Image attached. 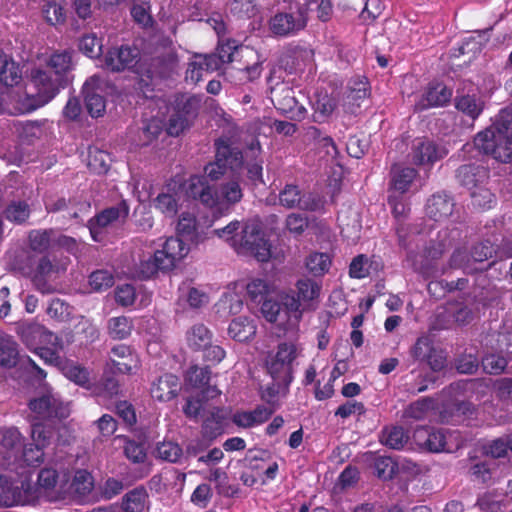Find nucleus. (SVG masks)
<instances>
[{
	"mask_svg": "<svg viewBox=\"0 0 512 512\" xmlns=\"http://www.w3.org/2000/svg\"><path fill=\"white\" fill-rule=\"evenodd\" d=\"M480 152L502 163L512 161V108H504L494 122L473 140Z\"/></svg>",
	"mask_w": 512,
	"mask_h": 512,
	"instance_id": "nucleus-4",
	"label": "nucleus"
},
{
	"mask_svg": "<svg viewBox=\"0 0 512 512\" xmlns=\"http://www.w3.org/2000/svg\"><path fill=\"white\" fill-rule=\"evenodd\" d=\"M111 367L112 373L129 374L132 371V364L135 363V357L129 346L120 344L111 349Z\"/></svg>",
	"mask_w": 512,
	"mask_h": 512,
	"instance_id": "nucleus-30",
	"label": "nucleus"
},
{
	"mask_svg": "<svg viewBox=\"0 0 512 512\" xmlns=\"http://www.w3.org/2000/svg\"><path fill=\"white\" fill-rule=\"evenodd\" d=\"M272 101L278 111L291 120L300 121L304 118L306 109L299 104L295 91L288 86L282 85L272 89Z\"/></svg>",
	"mask_w": 512,
	"mask_h": 512,
	"instance_id": "nucleus-13",
	"label": "nucleus"
},
{
	"mask_svg": "<svg viewBox=\"0 0 512 512\" xmlns=\"http://www.w3.org/2000/svg\"><path fill=\"white\" fill-rule=\"evenodd\" d=\"M110 156L107 152L94 149L88 156V167L97 174H105L110 168Z\"/></svg>",
	"mask_w": 512,
	"mask_h": 512,
	"instance_id": "nucleus-49",
	"label": "nucleus"
},
{
	"mask_svg": "<svg viewBox=\"0 0 512 512\" xmlns=\"http://www.w3.org/2000/svg\"><path fill=\"white\" fill-rule=\"evenodd\" d=\"M93 489V478L91 474L86 470H78L75 472L72 482L66 490L63 486L61 492L64 494V498L69 496L75 500H82L86 497Z\"/></svg>",
	"mask_w": 512,
	"mask_h": 512,
	"instance_id": "nucleus-29",
	"label": "nucleus"
},
{
	"mask_svg": "<svg viewBox=\"0 0 512 512\" xmlns=\"http://www.w3.org/2000/svg\"><path fill=\"white\" fill-rule=\"evenodd\" d=\"M512 452V435H506L494 440L488 450V454L493 458H503L508 451Z\"/></svg>",
	"mask_w": 512,
	"mask_h": 512,
	"instance_id": "nucleus-64",
	"label": "nucleus"
},
{
	"mask_svg": "<svg viewBox=\"0 0 512 512\" xmlns=\"http://www.w3.org/2000/svg\"><path fill=\"white\" fill-rule=\"evenodd\" d=\"M320 287L310 279H302L297 282V297L299 299V307L301 303H306L318 297Z\"/></svg>",
	"mask_w": 512,
	"mask_h": 512,
	"instance_id": "nucleus-50",
	"label": "nucleus"
},
{
	"mask_svg": "<svg viewBox=\"0 0 512 512\" xmlns=\"http://www.w3.org/2000/svg\"><path fill=\"white\" fill-rule=\"evenodd\" d=\"M241 50L235 42L220 44L217 48V54L194 53V71L213 72L221 68L224 63H232Z\"/></svg>",
	"mask_w": 512,
	"mask_h": 512,
	"instance_id": "nucleus-9",
	"label": "nucleus"
},
{
	"mask_svg": "<svg viewBox=\"0 0 512 512\" xmlns=\"http://www.w3.org/2000/svg\"><path fill=\"white\" fill-rule=\"evenodd\" d=\"M118 389V381L113 376H109L105 373L99 384H92L90 391L91 394L96 396H112L118 393Z\"/></svg>",
	"mask_w": 512,
	"mask_h": 512,
	"instance_id": "nucleus-53",
	"label": "nucleus"
},
{
	"mask_svg": "<svg viewBox=\"0 0 512 512\" xmlns=\"http://www.w3.org/2000/svg\"><path fill=\"white\" fill-rule=\"evenodd\" d=\"M454 206V201L449 195L437 193L428 199L426 204V214L434 221H444L452 215Z\"/></svg>",
	"mask_w": 512,
	"mask_h": 512,
	"instance_id": "nucleus-26",
	"label": "nucleus"
},
{
	"mask_svg": "<svg viewBox=\"0 0 512 512\" xmlns=\"http://www.w3.org/2000/svg\"><path fill=\"white\" fill-rule=\"evenodd\" d=\"M409 441L407 431L401 426H387L382 430L380 442L394 450H401Z\"/></svg>",
	"mask_w": 512,
	"mask_h": 512,
	"instance_id": "nucleus-36",
	"label": "nucleus"
},
{
	"mask_svg": "<svg viewBox=\"0 0 512 512\" xmlns=\"http://www.w3.org/2000/svg\"><path fill=\"white\" fill-rule=\"evenodd\" d=\"M301 194L298 186L286 185L279 194L280 204L288 209L298 208L302 199Z\"/></svg>",
	"mask_w": 512,
	"mask_h": 512,
	"instance_id": "nucleus-60",
	"label": "nucleus"
},
{
	"mask_svg": "<svg viewBox=\"0 0 512 512\" xmlns=\"http://www.w3.org/2000/svg\"><path fill=\"white\" fill-rule=\"evenodd\" d=\"M79 49L90 58H97L102 53V42L94 34L85 35L79 42Z\"/></svg>",
	"mask_w": 512,
	"mask_h": 512,
	"instance_id": "nucleus-59",
	"label": "nucleus"
},
{
	"mask_svg": "<svg viewBox=\"0 0 512 512\" xmlns=\"http://www.w3.org/2000/svg\"><path fill=\"white\" fill-rule=\"evenodd\" d=\"M163 123L158 118H151L144 122L143 127L141 128L142 132L140 135V140L142 141L143 146L149 145L153 140L157 139V137L163 131Z\"/></svg>",
	"mask_w": 512,
	"mask_h": 512,
	"instance_id": "nucleus-52",
	"label": "nucleus"
},
{
	"mask_svg": "<svg viewBox=\"0 0 512 512\" xmlns=\"http://www.w3.org/2000/svg\"><path fill=\"white\" fill-rule=\"evenodd\" d=\"M228 333L234 340L244 342L255 335L256 326L253 320L241 316L231 321Z\"/></svg>",
	"mask_w": 512,
	"mask_h": 512,
	"instance_id": "nucleus-38",
	"label": "nucleus"
},
{
	"mask_svg": "<svg viewBox=\"0 0 512 512\" xmlns=\"http://www.w3.org/2000/svg\"><path fill=\"white\" fill-rule=\"evenodd\" d=\"M270 244L264 233L255 224H247L242 230L240 249L254 256L258 261H268L271 256Z\"/></svg>",
	"mask_w": 512,
	"mask_h": 512,
	"instance_id": "nucleus-10",
	"label": "nucleus"
},
{
	"mask_svg": "<svg viewBox=\"0 0 512 512\" xmlns=\"http://www.w3.org/2000/svg\"><path fill=\"white\" fill-rule=\"evenodd\" d=\"M105 81L99 75L89 77L83 85L85 107L89 115L98 118L106 111V100L102 95Z\"/></svg>",
	"mask_w": 512,
	"mask_h": 512,
	"instance_id": "nucleus-12",
	"label": "nucleus"
},
{
	"mask_svg": "<svg viewBox=\"0 0 512 512\" xmlns=\"http://www.w3.org/2000/svg\"><path fill=\"white\" fill-rule=\"evenodd\" d=\"M194 354V360H202L205 363L203 368H198V364L194 365V401L199 404L198 407H194V416H219L220 410L217 407L203 404L220 394L216 384H211L210 367L223 360L225 351L216 344L212 332L204 325L194 329Z\"/></svg>",
	"mask_w": 512,
	"mask_h": 512,
	"instance_id": "nucleus-1",
	"label": "nucleus"
},
{
	"mask_svg": "<svg viewBox=\"0 0 512 512\" xmlns=\"http://www.w3.org/2000/svg\"><path fill=\"white\" fill-rule=\"evenodd\" d=\"M297 348L293 343H280L277 352L266 362L273 383L262 393L263 404L251 412L236 413L233 416H271L279 407V395L285 394L293 376V362L297 358Z\"/></svg>",
	"mask_w": 512,
	"mask_h": 512,
	"instance_id": "nucleus-2",
	"label": "nucleus"
},
{
	"mask_svg": "<svg viewBox=\"0 0 512 512\" xmlns=\"http://www.w3.org/2000/svg\"><path fill=\"white\" fill-rule=\"evenodd\" d=\"M416 170L411 167H402L401 165L395 164L391 168V187L400 193H404L408 190L410 184L416 177Z\"/></svg>",
	"mask_w": 512,
	"mask_h": 512,
	"instance_id": "nucleus-37",
	"label": "nucleus"
},
{
	"mask_svg": "<svg viewBox=\"0 0 512 512\" xmlns=\"http://www.w3.org/2000/svg\"><path fill=\"white\" fill-rule=\"evenodd\" d=\"M445 147L436 144L427 138H417L413 141L410 160L417 166L430 167L435 162L443 159L447 155Z\"/></svg>",
	"mask_w": 512,
	"mask_h": 512,
	"instance_id": "nucleus-11",
	"label": "nucleus"
},
{
	"mask_svg": "<svg viewBox=\"0 0 512 512\" xmlns=\"http://www.w3.org/2000/svg\"><path fill=\"white\" fill-rule=\"evenodd\" d=\"M330 265L329 257L323 253L311 254L306 259L307 269L315 276L323 274Z\"/></svg>",
	"mask_w": 512,
	"mask_h": 512,
	"instance_id": "nucleus-61",
	"label": "nucleus"
},
{
	"mask_svg": "<svg viewBox=\"0 0 512 512\" xmlns=\"http://www.w3.org/2000/svg\"><path fill=\"white\" fill-rule=\"evenodd\" d=\"M453 314L449 304L446 307H440L436 310L434 320L431 323L432 330L449 329L454 324Z\"/></svg>",
	"mask_w": 512,
	"mask_h": 512,
	"instance_id": "nucleus-62",
	"label": "nucleus"
},
{
	"mask_svg": "<svg viewBox=\"0 0 512 512\" xmlns=\"http://www.w3.org/2000/svg\"><path fill=\"white\" fill-rule=\"evenodd\" d=\"M31 82L37 89L36 94H29L20 88H3L0 90V112L12 115L25 114L47 104L56 96V85L40 70L31 71Z\"/></svg>",
	"mask_w": 512,
	"mask_h": 512,
	"instance_id": "nucleus-3",
	"label": "nucleus"
},
{
	"mask_svg": "<svg viewBox=\"0 0 512 512\" xmlns=\"http://www.w3.org/2000/svg\"><path fill=\"white\" fill-rule=\"evenodd\" d=\"M125 456L133 463H144L147 458L146 449L143 444L134 440H126L124 445Z\"/></svg>",
	"mask_w": 512,
	"mask_h": 512,
	"instance_id": "nucleus-63",
	"label": "nucleus"
},
{
	"mask_svg": "<svg viewBox=\"0 0 512 512\" xmlns=\"http://www.w3.org/2000/svg\"><path fill=\"white\" fill-rule=\"evenodd\" d=\"M21 338L27 347L34 351L38 350L42 344H51L54 346L59 344L57 335L38 324H32L22 328Z\"/></svg>",
	"mask_w": 512,
	"mask_h": 512,
	"instance_id": "nucleus-24",
	"label": "nucleus"
},
{
	"mask_svg": "<svg viewBox=\"0 0 512 512\" xmlns=\"http://www.w3.org/2000/svg\"><path fill=\"white\" fill-rule=\"evenodd\" d=\"M201 434L204 443L200 442L197 448L194 447V455H197L199 451L209 446L214 439L222 434L221 423L216 418H206L202 425Z\"/></svg>",
	"mask_w": 512,
	"mask_h": 512,
	"instance_id": "nucleus-43",
	"label": "nucleus"
},
{
	"mask_svg": "<svg viewBox=\"0 0 512 512\" xmlns=\"http://www.w3.org/2000/svg\"><path fill=\"white\" fill-rule=\"evenodd\" d=\"M476 90L471 83H467L463 89L457 90V96L455 97L456 108L471 119H476L484 108V102L476 93Z\"/></svg>",
	"mask_w": 512,
	"mask_h": 512,
	"instance_id": "nucleus-19",
	"label": "nucleus"
},
{
	"mask_svg": "<svg viewBox=\"0 0 512 512\" xmlns=\"http://www.w3.org/2000/svg\"><path fill=\"white\" fill-rule=\"evenodd\" d=\"M215 145L217 161L222 163V166H224L226 169L230 168L232 170L241 167L243 162V155L238 148L232 147L226 142L220 140H218Z\"/></svg>",
	"mask_w": 512,
	"mask_h": 512,
	"instance_id": "nucleus-32",
	"label": "nucleus"
},
{
	"mask_svg": "<svg viewBox=\"0 0 512 512\" xmlns=\"http://www.w3.org/2000/svg\"><path fill=\"white\" fill-rule=\"evenodd\" d=\"M42 13L46 22L53 26L63 24L66 20L63 7L54 1L45 4L43 6Z\"/></svg>",
	"mask_w": 512,
	"mask_h": 512,
	"instance_id": "nucleus-58",
	"label": "nucleus"
},
{
	"mask_svg": "<svg viewBox=\"0 0 512 512\" xmlns=\"http://www.w3.org/2000/svg\"><path fill=\"white\" fill-rule=\"evenodd\" d=\"M32 486L25 478L21 481L9 480L5 475L0 474V505L11 507L26 500L31 494Z\"/></svg>",
	"mask_w": 512,
	"mask_h": 512,
	"instance_id": "nucleus-15",
	"label": "nucleus"
},
{
	"mask_svg": "<svg viewBox=\"0 0 512 512\" xmlns=\"http://www.w3.org/2000/svg\"><path fill=\"white\" fill-rule=\"evenodd\" d=\"M53 234L54 231L52 229L32 230L29 233L30 248L40 253L47 251L50 247Z\"/></svg>",
	"mask_w": 512,
	"mask_h": 512,
	"instance_id": "nucleus-48",
	"label": "nucleus"
},
{
	"mask_svg": "<svg viewBox=\"0 0 512 512\" xmlns=\"http://www.w3.org/2000/svg\"><path fill=\"white\" fill-rule=\"evenodd\" d=\"M31 425V436L35 442L44 445L56 437L60 430L61 418H38Z\"/></svg>",
	"mask_w": 512,
	"mask_h": 512,
	"instance_id": "nucleus-28",
	"label": "nucleus"
},
{
	"mask_svg": "<svg viewBox=\"0 0 512 512\" xmlns=\"http://www.w3.org/2000/svg\"><path fill=\"white\" fill-rule=\"evenodd\" d=\"M413 441L423 451L439 453L446 450V435L442 430L419 427L413 433Z\"/></svg>",
	"mask_w": 512,
	"mask_h": 512,
	"instance_id": "nucleus-20",
	"label": "nucleus"
},
{
	"mask_svg": "<svg viewBox=\"0 0 512 512\" xmlns=\"http://www.w3.org/2000/svg\"><path fill=\"white\" fill-rule=\"evenodd\" d=\"M336 108V101L328 94H319L314 103V118L316 121H324Z\"/></svg>",
	"mask_w": 512,
	"mask_h": 512,
	"instance_id": "nucleus-46",
	"label": "nucleus"
},
{
	"mask_svg": "<svg viewBox=\"0 0 512 512\" xmlns=\"http://www.w3.org/2000/svg\"><path fill=\"white\" fill-rule=\"evenodd\" d=\"M177 236L168 238L161 250H157L168 270L176 267L177 262L186 257L192 242V215L183 211L177 224Z\"/></svg>",
	"mask_w": 512,
	"mask_h": 512,
	"instance_id": "nucleus-5",
	"label": "nucleus"
},
{
	"mask_svg": "<svg viewBox=\"0 0 512 512\" xmlns=\"http://www.w3.org/2000/svg\"><path fill=\"white\" fill-rule=\"evenodd\" d=\"M451 97L452 91L443 83H430L415 107L417 110L423 111L430 107L444 106Z\"/></svg>",
	"mask_w": 512,
	"mask_h": 512,
	"instance_id": "nucleus-23",
	"label": "nucleus"
},
{
	"mask_svg": "<svg viewBox=\"0 0 512 512\" xmlns=\"http://www.w3.org/2000/svg\"><path fill=\"white\" fill-rule=\"evenodd\" d=\"M436 408V401L430 397L421 398L411 403L403 416H421L433 412Z\"/></svg>",
	"mask_w": 512,
	"mask_h": 512,
	"instance_id": "nucleus-57",
	"label": "nucleus"
},
{
	"mask_svg": "<svg viewBox=\"0 0 512 512\" xmlns=\"http://www.w3.org/2000/svg\"><path fill=\"white\" fill-rule=\"evenodd\" d=\"M19 65L6 54L0 52V82L5 88L17 85L21 80Z\"/></svg>",
	"mask_w": 512,
	"mask_h": 512,
	"instance_id": "nucleus-35",
	"label": "nucleus"
},
{
	"mask_svg": "<svg viewBox=\"0 0 512 512\" xmlns=\"http://www.w3.org/2000/svg\"><path fill=\"white\" fill-rule=\"evenodd\" d=\"M164 262L156 251L153 256L147 260H142L137 268V274L141 279H149L153 277L158 271L168 272L167 267H163Z\"/></svg>",
	"mask_w": 512,
	"mask_h": 512,
	"instance_id": "nucleus-44",
	"label": "nucleus"
},
{
	"mask_svg": "<svg viewBox=\"0 0 512 512\" xmlns=\"http://www.w3.org/2000/svg\"><path fill=\"white\" fill-rule=\"evenodd\" d=\"M72 54L68 51L61 53H54L48 62L47 70L39 69L42 73H45L51 82L58 83L56 85V94L60 87H64L68 80L66 74L72 69Z\"/></svg>",
	"mask_w": 512,
	"mask_h": 512,
	"instance_id": "nucleus-17",
	"label": "nucleus"
},
{
	"mask_svg": "<svg viewBox=\"0 0 512 512\" xmlns=\"http://www.w3.org/2000/svg\"><path fill=\"white\" fill-rule=\"evenodd\" d=\"M454 365L460 374L472 375L477 372L479 361L475 355L463 353L455 358Z\"/></svg>",
	"mask_w": 512,
	"mask_h": 512,
	"instance_id": "nucleus-56",
	"label": "nucleus"
},
{
	"mask_svg": "<svg viewBox=\"0 0 512 512\" xmlns=\"http://www.w3.org/2000/svg\"><path fill=\"white\" fill-rule=\"evenodd\" d=\"M307 20V9L304 6H296L295 9L290 8L288 12H279L271 17L269 28L276 36H292L306 27Z\"/></svg>",
	"mask_w": 512,
	"mask_h": 512,
	"instance_id": "nucleus-8",
	"label": "nucleus"
},
{
	"mask_svg": "<svg viewBox=\"0 0 512 512\" xmlns=\"http://www.w3.org/2000/svg\"><path fill=\"white\" fill-rule=\"evenodd\" d=\"M444 266L447 268V271L449 269H461L467 274H473L481 270L474 265L470 253L461 248L454 250L447 265Z\"/></svg>",
	"mask_w": 512,
	"mask_h": 512,
	"instance_id": "nucleus-42",
	"label": "nucleus"
},
{
	"mask_svg": "<svg viewBox=\"0 0 512 512\" xmlns=\"http://www.w3.org/2000/svg\"><path fill=\"white\" fill-rule=\"evenodd\" d=\"M146 500V490L143 487H137L124 495L122 508L126 512H145Z\"/></svg>",
	"mask_w": 512,
	"mask_h": 512,
	"instance_id": "nucleus-41",
	"label": "nucleus"
},
{
	"mask_svg": "<svg viewBox=\"0 0 512 512\" xmlns=\"http://www.w3.org/2000/svg\"><path fill=\"white\" fill-rule=\"evenodd\" d=\"M462 299L469 304H465L464 302H456L450 303V309L453 314L454 322L458 325H467L473 321L475 317V310L470 307V304L482 303L485 305L482 299H480L477 295L471 296L467 294Z\"/></svg>",
	"mask_w": 512,
	"mask_h": 512,
	"instance_id": "nucleus-31",
	"label": "nucleus"
},
{
	"mask_svg": "<svg viewBox=\"0 0 512 512\" xmlns=\"http://www.w3.org/2000/svg\"><path fill=\"white\" fill-rule=\"evenodd\" d=\"M455 177L461 186L475 190L488 181L489 170L480 164H464L456 170Z\"/></svg>",
	"mask_w": 512,
	"mask_h": 512,
	"instance_id": "nucleus-21",
	"label": "nucleus"
},
{
	"mask_svg": "<svg viewBox=\"0 0 512 512\" xmlns=\"http://www.w3.org/2000/svg\"><path fill=\"white\" fill-rule=\"evenodd\" d=\"M247 294L255 303H263L269 297H276L279 291L274 285L263 279H253L247 284Z\"/></svg>",
	"mask_w": 512,
	"mask_h": 512,
	"instance_id": "nucleus-39",
	"label": "nucleus"
},
{
	"mask_svg": "<svg viewBox=\"0 0 512 512\" xmlns=\"http://www.w3.org/2000/svg\"><path fill=\"white\" fill-rule=\"evenodd\" d=\"M139 61V50L129 46L111 48L105 56V66L113 72L131 69Z\"/></svg>",
	"mask_w": 512,
	"mask_h": 512,
	"instance_id": "nucleus-18",
	"label": "nucleus"
},
{
	"mask_svg": "<svg viewBox=\"0 0 512 512\" xmlns=\"http://www.w3.org/2000/svg\"><path fill=\"white\" fill-rule=\"evenodd\" d=\"M261 313L267 321L279 325L288 322L291 314L298 322L302 314L299 310V299L295 298L294 291L282 290L277 292L276 297H269L261 303Z\"/></svg>",
	"mask_w": 512,
	"mask_h": 512,
	"instance_id": "nucleus-7",
	"label": "nucleus"
},
{
	"mask_svg": "<svg viewBox=\"0 0 512 512\" xmlns=\"http://www.w3.org/2000/svg\"><path fill=\"white\" fill-rule=\"evenodd\" d=\"M406 260H407L409 266L415 272L421 274L422 276H424L426 278L435 277L440 274L447 273V268L445 266L439 267L438 263L430 260L423 251L408 252Z\"/></svg>",
	"mask_w": 512,
	"mask_h": 512,
	"instance_id": "nucleus-27",
	"label": "nucleus"
},
{
	"mask_svg": "<svg viewBox=\"0 0 512 512\" xmlns=\"http://www.w3.org/2000/svg\"><path fill=\"white\" fill-rule=\"evenodd\" d=\"M58 370L61 371L67 379L74 382L75 384L89 391L92 388L89 371L85 367L66 359Z\"/></svg>",
	"mask_w": 512,
	"mask_h": 512,
	"instance_id": "nucleus-34",
	"label": "nucleus"
},
{
	"mask_svg": "<svg viewBox=\"0 0 512 512\" xmlns=\"http://www.w3.org/2000/svg\"><path fill=\"white\" fill-rule=\"evenodd\" d=\"M192 175L185 177L175 175L167 184V192L159 194L155 199V206L162 213L170 216L176 215L178 210L186 208L189 212L192 203Z\"/></svg>",
	"mask_w": 512,
	"mask_h": 512,
	"instance_id": "nucleus-6",
	"label": "nucleus"
},
{
	"mask_svg": "<svg viewBox=\"0 0 512 512\" xmlns=\"http://www.w3.org/2000/svg\"><path fill=\"white\" fill-rule=\"evenodd\" d=\"M132 328V321L125 316L111 318L108 322L109 335L116 340L127 338Z\"/></svg>",
	"mask_w": 512,
	"mask_h": 512,
	"instance_id": "nucleus-45",
	"label": "nucleus"
},
{
	"mask_svg": "<svg viewBox=\"0 0 512 512\" xmlns=\"http://www.w3.org/2000/svg\"><path fill=\"white\" fill-rule=\"evenodd\" d=\"M89 284L96 292L104 291L113 286L114 277L107 270H97L91 273L89 277Z\"/></svg>",
	"mask_w": 512,
	"mask_h": 512,
	"instance_id": "nucleus-55",
	"label": "nucleus"
},
{
	"mask_svg": "<svg viewBox=\"0 0 512 512\" xmlns=\"http://www.w3.org/2000/svg\"><path fill=\"white\" fill-rule=\"evenodd\" d=\"M483 370L492 375L501 374L507 367V360L504 356L498 354H488L481 361Z\"/></svg>",
	"mask_w": 512,
	"mask_h": 512,
	"instance_id": "nucleus-54",
	"label": "nucleus"
},
{
	"mask_svg": "<svg viewBox=\"0 0 512 512\" xmlns=\"http://www.w3.org/2000/svg\"><path fill=\"white\" fill-rule=\"evenodd\" d=\"M28 406L38 416H67L70 413L68 406L51 394L31 399Z\"/></svg>",
	"mask_w": 512,
	"mask_h": 512,
	"instance_id": "nucleus-22",
	"label": "nucleus"
},
{
	"mask_svg": "<svg viewBox=\"0 0 512 512\" xmlns=\"http://www.w3.org/2000/svg\"><path fill=\"white\" fill-rule=\"evenodd\" d=\"M59 271V266L53 264L47 256L41 257L32 277L33 285L42 294L54 293L57 289L54 281Z\"/></svg>",
	"mask_w": 512,
	"mask_h": 512,
	"instance_id": "nucleus-16",
	"label": "nucleus"
},
{
	"mask_svg": "<svg viewBox=\"0 0 512 512\" xmlns=\"http://www.w3.org/2000/svg\"><path fill=\"white\" fill-rule=\"evenodd\" d=\"M128 215L129 206L124 200L119 202L116 206L104 209L88 221V228L92 238L95 241H100L103 228L114 221H125Z\"/></svg>",
	"mask_w": 512,
	"mask_h": 512,
	"instance_id": "nucleus-14",
	"label": "nucleus"
},
{
	"mask_svg": "<svg viewBox=\"0 0 512 512\" xmlns=\"http://www.w3.org/2000/svg\"><path fill=\"white\" fill-rule=\"evenodd\" d=\"M369 461L374 469V474L383 481L393 479L398 472V463L389 456L370 453Z\"/></svg>",
	"mask_w": 512,
	"mask_h": 512,
	"instance_id": "nucleus-33",
	"label": "nucleus"
},
{
	"mask_svg": "<svg viewBox=\"0 0 512 512\" xmlns=\"http://www.w3.org/2000/svg\"><path fill=\"white\" fill-rule=\"evenodd\" d=\"M182 389L177 376L166 373L159 376L150 389L151 396L159 401H169Z\"/></svg>",
	"mask_w": 512,
	"mask_h": 512,
	"instance_id": "nucleus-25",
	"label": "nucleus"
},
{
	"mask_svg": "<svg viewBox=\"0 0 512 512\" xmlns=\"http://www.w3.org/2000/svg\"><path fill=\"white\" fill-rule=\"evenodd\" d=\"M154 453L157 458L169 462H176L182 455V449L175 442L163 441L157 443Z\"/></svg>",
	"mask_w": 512,
	"mask_h": 512,
	"instance_id": "nucleus-51",
	"label": "nucleus"
},
{
	"mask_svg": "<svg viewBox=\"0 0 512 512\" xmlns=\"http://www.w3.org/2000/svg\"><path fill=\"white\" fill-rule=\"evenodd\" d=\"M4 215L9 221L22 224L30 215V207L25 201H14L7 206Z\"/></svg>",
	"mask_w": 512,
	"mask_h": 512,
	"instance_id": "nucleus-47",
	"label": "nucleus"
},
{
	"mask_svg": "<svg viewBox=\"0 0 512 512\" xmlns=\"http://www.w3.org/2000/svg\"><path fill=\"white\" fill-rule=\"evenodd\" d=\"M19 360L18 344L11 337L0 338V366L13 368Z\"/></svg>",
	"mask_w": 512,
	"mask_h": 512,
	"instance_id": "nucleus-40",
	"label": "nucleus"
}]
</instances>
